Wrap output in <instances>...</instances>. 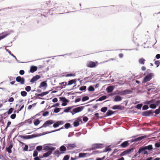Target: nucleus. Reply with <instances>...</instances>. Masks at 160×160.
Returning a JSON list of instances; mask_svg holds the SVG:
<instances>
[{
    "mask_svg": "<svg viewBox=\"0 0 160 160\" xmlns=\"http://www.w3.org/2000/svg\"><path fill=\"white\" fill-rule=\"evenodd\" d=\"M143 103L144 104H149L150 108L154 109L160 104V101L156 100L155 99H152L149 101H145Z\"/></svg>",
    "mask_w": 160,
    "mask_h": 160,
    "instance_id": "1",
    "label": "nucleus"
},
{
    "mask_svg": "<svg viewBox=\"0 0 160 160\" xmlns=\"http://www.w3.org/2000/svg\"><path fill=\"white\" fill-rule=\"evenodd\" d=\"M51 145H54V144L47 143L43 145V150L45 152L49 151L48 152H52L54 151L56 148L55 147H52Z\"/></svg>",
    "mask_w": 160,
    "mask_h": 160,
    "instance_id": "2",
    "label": "nucleus"
},
{
    "mask_svg": "<svg viewBox=\"0 0 160 160\" xmlns=\"http://www.w3.org/2000/svg\"><path fill=\"white\" fill-rule=\"evenodd\" d=\"M53 120L51 119H49L46 121L41 127L38 128H37L35 130H34V131H35L36 130L42 128H46L47 127L49 126L50 125L53 124Z\"/></svg>",
    "mask_w": 160,
    "mask_h": 160,
    "instance_id": "3",
    "label": "nucleus"
},
{
    "mask_svg": "<svg viewBox=\"0 0 160 160\" xmlns=\"http://www.w3.org/2000/svg\"><path fill=\"white\" fill-rule=\"evenodd\" d=\"M13 143H12V140H11L10 141V144L8 145V147H7L5 149V151L6 152H7L9 154L8 155V157L11 158L12 157L9 154L10 153H11L12 152V149L13 148Z\"/></svg>",
    "mask_w": 160,
    "mask_h": 160,
    "instance_id": "4",
    "label": "nucleus"
},
{
    "mask_svg": "<svg viewBox=\"0 0 160 160\" xmlns=\"http://www.w3.org/2000/svg\"><path fill=\"white\" fill-rule=\"evenodd\" d=\"M84 107V106H82L76 107V106H73L65 108L64 110H71L72 109V110H83Z\"/></svg>",
    "mask_w": 160,
    "mask_h": 160,
    "instance_id": "5",
    "label": "nucleus"
},
{
    "mask_svg": "<svg viewBox=\"0 0 160 160\" xmlns=\"http://www.w3.org/2000/svg\"><path fill=\"white\" fill-rule=\"evenodd\" d=\"M153 76L154 74L152 73H148L147 75L144 77L142 82L145 83L148 81H149L152 79Z\"/></svg>",
    "mask_w": 160,
    "mask_h": 160,
    "instance_id": "6",
    "label": "nucleus"
},
{
    "mask_svg": "<svg viewBox=\"0 0 160 160\" xmlns=\"http://www.w3.org/2000/svg\"><path fill=\"white\" fill-rule=\"evenodd\" d=\"M134 149V148H132L130 149H127L122 152H121L119 156L121 157L131 153L133 152Z\"/></svg>",
    "mask_w": 160,
    "mask_h": 160,
    "instance_id": "7",
    "label": "nucleus"
},
{
    "mask_svg": "<svg viewBox=\"0 0 160 160\" xmlns=\"http://www.w3.org/2000/svg\"><path fill=\"white\" fill-rule=\"evenodd\" d=\"M103 143H95L93 144L92 145V149L93 150L95 149L101 148L104 147Z\"/></svg>",
    "mask_w": 160,
    "mask_h": 160,
    "instance_id": "8",
    "label": "nucleus"
},
{
    "mask_svg": "<svg viewBox=\"0 0 160 160\" xmlns=\"http://www.w3.org/2000/svg\"><path fill=\"white\" fill-rule=\"evenodd\" d=\"M153 111H144L142 113V115L145 117H150L153 115Z\"/></svg>",
    "mask_w": 160,
    "mask_h": 160,
    "instance_id": "9",
    "label": "nucleus"
},
{
    "mask_svg": "<svg viewBox=\"0 0 160 160\" xmlns=\"http://www.w3.org/2000/svg\"><path fill=\"white\" fill-rule=\"evenodd\" d=\"M118 111H107L106 114L104 115L103 117H106L111 116L112 115H115L118 113Z\"/></svg>",
    "mask_w": 160,
    "mask_h": 160,
    "instance_id": "10",
    "label": "nucleus"
},
{
    "mask_svg": "<svg viewBox=\"0 0 160 160\" xmlns=\"http://www.w3.org/2000/svg\"><path fill=\"white\" fill-rule=\"evenodd\" d=\"M97 62H94L92 61H90L88 62L87 66L88 67L90 68L95 67L98 64Z\"/></svg>",
    "mask_w": 160,
    "mask_h": 160,
    "instance_id": "11",
    "label": "nucleus"
},
{
    "mask_svg": "<svg viewBox=\"0 0 160 160\" xmlns=\"http://www.w3.org/2000/svg\"><path fill=\"white\" fill-rule=\"evenodd\" d=\"M60 101L62 102V105L65 106L67 105V103L69 102V100L67 99L65 97H61L59 98Z\"/></svg>",
    "mask_w": 160,
    "mask_h": 160,
    "instance_id": "12",
    "label": "nucleus"
},
{
    "mask_svg": "<svg viewBox=\"0 0 160 160\" xmlns=\"http://www.w3.org/2000/svg\"><path fill=\"white\" fill-rule=\"evenodd\" d=\"M16 81L20 83L21 84H23L25 83V79L23 77H21L20 76L17 77L16 78Z\"/></svg>",
    "mask_w": 160,
    "mask_h": 160,
    "instance_id": "13",
    "label": "nucleus"
},
{
    "mask_svg": "<svg viewBox=\"0 0 160 160\" xmlns=\"http://www.w3.org/2000/svg\"><path fill=\"white\" fill-rule=\"evenodd\" d=\"M138 135H134L132 137V138H135V139H134L135 142L140 141L142 139H143L145 137V136H143L138 137L136 138L138 136Z\"/></svg>",
    "mask_w": 160,
    "mask_h": 160,
    "instance_id": "14",
    "label": "nucleus"
},
{
    "mask_svg": "<svg viewBox=\"0 0 160 160\" xmlns=\"http://www.w3.org/2000/svg\"><path fill=\"white\" fill-rule=\"evenodd\" d=\"M130 143H128V141H124L122 143H121L120 145L118 146L119 148H125L128 147L130 145Z\"/></svg>",
    "mask_w": 160,
    "mask_h": 160,
    "instance_id": "15",
    "label": "nucleus"
},
{
    "mask_svg": "<svg viewBox=\"0 0 160 160\" xmlns=\"http://www.w3.org/2000/svg\"><path fill=\"white\" fill-rule=\"evenodd\" d=\"M65 146L67 147L68 150L72 149L77 147V146L75 143L66 144L65 145Z\"/></svg>",
    "mask_w": 160,
    "mask_h": 160,
    "instance_id": "16",
    "label": "nucleus"
},
{
    "mask_svg": "<svg viewBox=\"0 0 160 160\" xmlns=\"http://www.w3.org/2000/svg\"><path fill=\"white\" fill-rule=\"evenodd\" d=\"M111 108L114 110L118 109L119 110H122V109H124V107L120 105H116L111 107Z\"/></svg>",
    "mask_w": 160,
    "mask_h": 160,
    "instance_id": "17",
    "label": "nucleus"
},
{
    "mask_svg": "<svg viewBox=\"0 0 160 160\" xmlns=\"http://www.w3.org/2000/svg\"><path fill=\"white\" fill-rule=\"evenodd\" d=\"M108 9L112 10V11L114 13H115L118 10V7L117 6H111L108 7Z\"/></svg>",
    "mask_w": 160,
    "mask_h": 160,
    "instance_id": "18",
    "label": "nucleus"
},
{
    "mask_svg": "<svg viewBox=\"0 0 160 160\" xmlns=\"http://www.w3.org/2000/svg\"><path fill=\"white\" fill-rule=\"evenodd\" d=\"M132 91L129 89H125L122 91L120 94L121 95H124L127 94H130L132 93Z\"/></svg>",
    "mask_w": 160,
    "mask_h": 160,
    "instance_id": "19",
    "label": "nucleus"
},
{
    "mask_svg": "<svg viewBox=\"0 0 160 160\" xmlns=\"http://www.w3.org/2000/svg\"><path fill=\"white\" fill-rule=\"evenodd\" d=\"M47 82V81H43L41 82L38 88H42L43 87L44 90L48 86Z\"/></svg>",
    "mask_w": 160,
    "mask_h": 160,
    "instance_id": "20",
    "label": "nucleus"
},
{
    "mask_svg": "<svg viewBox=\"0 0 160 160\" xmlns=\"http://www.w3.org/2000/svg\"><path fill=\"white\" fill-rule=\"evenodd\" d=\"M41 78V76L39 75H36L33 76L31 79L30 82L32 83H33L34 82L39 79Z\"/></svg>",
    "mask_w": 160,
    "mask_h": 160,
    "instance_id": "21",
    "label": "nucleus"
},
{
    "mask_svg": "<svg viewBox=\"0 0 160 160\" xmlns=\"http://www.w3.org/2000/svg\"><path fill=\"white\" fill-rule=\"evenodd\" d=\"M143 104L144 103H143V102H142V103L138 104L135 105L134 107H132L130 109H132L135 108H137L138 109H141V108L142 107Z\"/></svg>",
    "mask_w": 160,
    "mask_h": 160,
    "instance_id": "22",
    "label": "nucleus"
},
{
    "mask_svg": "<svg viewBox=\"0 0 160 160\" xmlns=\"http://www.w3.org/2000/svg\"><path fill=\"white\" fill-rule=\"evenodd\" d=\"M65 145H62L59 148V150L60 152L62 153V154L65 153L67 150V148L65 146Z\"/></svg>",
    "mask_w": 160,
    "mask_h": 160,
    "instance_id": "23",
    "label": "nucleus"
},
{
    "mask_svg": "<svg viewBox=\"0 0 160 160\" xmlns=\"http://www.w3.org/2000/svg\"><path fill=\"white\" fill-rule=\"evenodd\" d=\"M144 147L145 150H148L150 151H152V150H154L155 149V148L153 149L152 145L151 144L144 146Z\"/></svg>",
    "mask_w": 160,
    "mask_h": 160,
    "instance_id": "24",
    "label": "nucleus"
},
{
    "mask_svg": "<svg viewBox=\"0 0 160 160\" xmlns=\"http://www.w3.org/2000/svg\"><path fill=\"white\" fill-rule=\"evenodd\" d=\"M13 31L12 30H10L9 31V32L8 33H6L3 34V35H2L0 36V40H1L2 39L6 37L8 35H9L11 33L13 32Z\"/></svg>",
    "mask_w": 160,
    "mask_h": 160,
    "instance_id": "25",
    "label": "nucleus"
},
{
    "mask_svg": "<svg viewBox=\"0 0 160 160\" xmlns=\"http://www.w3.org/2000/svg\"><path fill=\"white\" fill-rule=\"evenodd\" d=\"M114 89V87L112 86H110L108 87L107 88L106 90L107 92L110 93L112 92Z\"/></svg>",
    "mask_w": 160,
    "mask_h": 160,
    "instance_id": "26",
    "label": "nucleus"
},
{
    "mask_svg": "<svg viewBox=\"0 0 160 160\" xmlns=\"http://www.w3.org/2000/svg\"><path fill=\"white\" fill-rule=\"evenodd\" d=\"M18 137L21 138L25 140L31 139L29 135H19Z\"/></svg>",
    "mask_w": 160,
    "mask_h": 160,
    "instance_id": "27",
    "label": "nucleus"
},
{
    "mask_svg": "<svg viewBox=\"0 0 160 160\" xmlns=\"http://www.w3.org/2000/svg\"><path fill=\"white\" fill-rule=\"evenodd\" d=\"M37 70V67L36 66H31L30 69V72L31 73H33Z\"/></svg>",
    "mask_w": 160,
    "mask_h": 160,
    "instance_id": "28",
    "label": "nucleus"
},
{
    "mask_svg": "<svg viewBox=\"0 0 160 160\" xmlns=\"http://www.w3.org/2000/svg\"><path fill=\"white\" fill-rule=\"evenodd\" d=\"M87 157L86 153L85 152H80L79 153L78 158H84Z\"/></svg>",
    "mask_w": 160,
    "mask_h": 160,
    "instance_id": "29",
    "label": "nucleus"
},
{
    "mask_svg": "<svg viewBox=\"0 0 160 160\" xmlns=\"http://www.w3.org/2000/svg\"><path fill=\"white\" fill-rule=\"evenodd\" d=\"M62 153L60 152L58 149L56 150L53 153V154L57 156L58 158L59 157L60 155L62 154Z\"/></svg>",
    "mask_w": 160,
    "mask_h": 160,
    "instance_id": "30",
    "label": "nucleus"
},
{
    "mask_svg": "<svg viewBox=\"0 0 160 160\" xmlns=\"http://www.w3.org/2000/svg\"><path fill=\"white\" fill-rule=\"evenodd\" d=\"M41 120H40L39 119H35L33 121V122L35 126H37L39 125L41 122Z\"/></svg>",
    "mask_w": 160,
    "mask_h": 160,
    "instance_id": "31",
    "label": "nucleus"
},
{
    "mask_svg": "<svg viewBox=\"0 0 160 160\" xmlns=\"http://www.w3.org/2000/svg\"><path fill=\"white\" fill-rule=\"evenodd\" d=\"M145 150L144 147V146L140 147L138 149L137 153H138V154H139L140 153H143V152Z\"/></svg>",
    "mask_w": 160,
    "mask_h": 160,
    "instance_id": "32",
    "label": "nucleus"
},
{
    "mask_svg": "<svg viewBox=\"0 0 160 160\" xmlns=\"http://www.w3.org/2000/svg\"><path fill=\"white\" fill-rule=\"evenodd\" d=\"M122 98L118 95H117L114 98V101L115 102H118L121 101L122 100Z\"/></svg>",
    "mask_w": 160,
    "mask_h": 160,
    "instance_id": "33",
    "label": "nucleus"
},
{
    "mask_svg": "<svg viewBox=\"0 0 160 160\" xmlns=\"http://www.w3.org/2000/svg\"><path fill=\"white\" fill-rule=\"evenodd\" d=\"M64 128L66 129H68L69 128H72V126L71 124L68 122L66 123L64 125Z\"/></svg>",
    "mask_w": 160,
    "mask_h": 160,
    "instance_id": "34",
    "label": "nucleus"
},
{
    "mask_svg": "<svg viewBox=\"0 0 160 160\" xmlns=\"http://www.w3.org/2000/svg\"><path fill=\"white\" fill-rule=\"evenodd\" d=\"M107 98V97L106 96L103 95L99 98L96 100V101H102L106 99Z\"/></svg>",
    "mask_w": 160,
    "mask_h": 160,
    "instance_id": "35",
    "label": "nucleus"
},
{
    "mask_svg": "<svg viewBox=\"0 0 160 160\" xmlns=\"http://www.w3.org/2000/svg\"><path fill=\"white\" fill-rule=\"evenodd\" d=\"M52 152L48 151L43 154L45 158H48L52 154Z\"/></svg>",
    "mask_w": 160,
    "mask_h": 160,
    "instance_id": "36",
    "label": "nucleus"
},
{
    "mask_svg": "<svg viewBox=\"0 0 160 160\" xmlns=\"http://www.w3.org/2000/svg\"><path fill=\"white\" fill-rule=\"evenodd\" d=\"M125 112H127L128 113L134 114L135 113H137L138 114H139V112L137 111H125Z\"/></svg>",
    "mask_w": 160,
    "mask_h": 160,
    "instance_id": "37",
    "label": "nucleus"
},
{
    "mask_svg": "<svg viewBox=\"0 0 160 160\" xmlns=\"http://www.w3.org/2000/svg\"><path fill=\"white\" fill-rule=\"evenodd\" d=\"M43 146H42V145H39L37 146L36 147V150H37L38 152H40L42 150H43Z\"/></svg>",
    "mask_w": 160,
    "mask_h": 160,
    "instance_id": "38",
    "label": "nucleus"
},
{
    "mask_svg": "<svg viewBox=\"0 0 160 160\" xmlns=\"http://www.w3.org/2000/svg\"><path fill=\"white\" fill-rule=\"evenodd\" d=\"M142 106V110H147L149 108V105L147 104H144Z\"/></svg>",
    "mask_w": 160,
    "mask_h": 160,
    "instance_id": "39",
    "label": "nucleus"
},
{
    "mask_svg": "<svg viewBox=\"0 0 160 160\" xmlns=\"http://www.w3.org/2000/svg\"><path fill=\"white\" fill-rule=\"evenodd\" d=\"M11 124V122L9 121H8L7 123V126L4 129L3 131L4 132H6L8 128L10 126Z\"/></svg>",
    "mask_w": 160,
    "mask_h": 160,
    "instance_id": "40",
    "label": "nucleus"
},
{
    "mask_svg": "<svg viewBox=\"0 0 160 160\" xmlns=\"http://www.w3.org/2000/svg\"><path fill=\"white\" fill-rule=\"evenodd\" d=\"M53 127L54 128H56L59 127V125L57 121L53 120Z\"/></svg>",
    "mask_w": 160,
    "mask_h": 160,
    "instance_id": "41",
    "label": "nucleus"
},
{
    "mask_svg": "<svg viewBox=\"0 0 160 160\" xmlns=\"http://www.w3.org/2000/svg\"><path fill=\"white\" fill-rule=\"evenodd\" d=\"M145 59L143 58H141L138 60L139 63L141 64H144L145 63Z\"/></svg>",
    "mask_w": 160,
    "mask_h": 160,
    "instance_id": "42",
    "label": "nucleus"
},
{
    "mask_svg": "<svg viewBox=\"0 0 160 160\" xmlns=\"http://www.w3.org/2000/svg\"><path fill=\"white\" fill-rule=\"evenodd\" d=\"M52 89L48 91H47L46 92H42L41 93V97H43L44 96L48 94L50 92V91H52Z\"/></svg>",
    "mask_w": 160,
    "mask_h": 160,
    "instance_id": "43",
    "label": "nucleus"
},
{
    "mask_svg": "<svg viewBox=\"0 0 160 160\" xmlns=\"http://www.w3.org/2000/svg\"><path fill=\"white\" fill-rule=\"evenodd\" d=\"M88 90L89 92L93 91L95 90V89L94 87L92 85L90 86L88 88Z\"/></svg>",
    "mask_w": 160,
    "mask_h": 160,
    "instance_id": "44",
    "label": "nucleus"
},
{
    "mask_svg": "<svg viewBox=\"0 0 160 160\" xmlns=\"http://www.w3.org/2000/svg\"><path fill=\"white\" fill-rule=\"evenodd\" d=\"M73 126L74 127H76L79 126L80 124V123L76 121H75L73 122Z\"/></svg>",
    "mask_w": 160,
    "mask_h": 160,
    "instance_id": "45",
    "label": "nucleus"
},
{
    "mask_svg": "<svg viewBox=\"0 0 160 160\" xmlns=\"http://www.w3.org/2000/svg\"><path fill=\"white\" fill-rule=\"evenodd\" d=\"M89 98L88 96H86L83 97L82 99V102H84L89 99Z\"/></svg>",
    "mask_w": 160,
    "mask_h": 160,
    "instance_id": "46",
    "label": "nucleus"
},
{
    "mask_svg": "<svg viewBox=\"0 0 160 160\" xmlns=\"http://www.w3.org/2000/svg\"><path fill=\"white\" fill-rule=\"evenodd\" d=\"M24 147L23 148V151H28V146L26 144L24 145Z\"/></svg>",
    "mask_w": 160,
    "mask_h": 160,
    "instance_id": "47",
    "label": "nucleus"
},
{
    "mask_svg": "<svg viewBox=\"0 0 160 160\" xmlns=\"http://www.w3.org/2000/svg\"><path fill=\"white\" fill-rule=\"evenodd\" d=\"M70 156L69 155H66L64 156L62 160H69L70 158Z\"/></svg>",
    "mask_w": 160,
    "mask_h": 160,
    "instance_id": "48",
    "label": "nucleus"
},
{
    "mask_svg": "<svg viewBox=\"0 0 160 160\" xmlns=\"http://www.w3.org/2000/svg\"><path fill=\"white\" fill-rule=\"evenodd\" d=\"M87 88V87L86 86H81L80 88L79 89L80 91H85Z\"/></svg>",
    "mask_w": 160,
    "mask_h": 160,
    "instance_id": "49",
    "label": "nucleus"
},
{
    "mask_svg": "<svg viewBox=\"0 0 160 160\" xmlns=\"http://www.w3.org/2000/svg\"><path fill=\"white\" fill-rule=\"evenodd\" d=\"M30 136V139H32L35 138L39 137L37 133V134H33L31 135H29Z\"/></svg>",
    "mask_w": 160,
    "mask_h": 160,
    "instance_id": "50",
    "label": "nucleus"
},
{
    "mask_svg": "<svg viewBox=\"0 0 160 160\" xmlns=\"http://www.w3.org/2000/svg\"><path fill=\"white\" fill-rule=\"evenodd\" d=\"M82 120L84 122H86L88 120V118L86 116L85 117L83 116H82Z\"/></svg>",
    "mask_w": 160,
    "mask_h": 160,
    "instance_id": "51",
    "label": "nucleus"
},
{
    "mask_svg": "<svg viewBox=\"0 0 160 160\" xmlns=\"http://www.w3.org/2000/svg\"><path fill=\"white\" fill-rule=\"evenodd\" d=\"M32 120L30 118L29 119L26 120H25V122H26V123H28V124H31L32 123Z\"/></svg>",
    "mask_w": 160,
    "mask_h": 160,
    "instance_id": "52",
    "label": "nucleus"
},
{
    "mask_svg": "<svg viewBox=\"0 0 160 160\" xmlns=\"http://www.w3.org/2000/svg\"><path fill=\"white\" fill-rule=\"evenodd\" d=\"M27 94V93L25 91H23L21 92V95L22 97L26 96Z\"/></svg>",
    "mask_w": 160,
    "mask_h": 160,
    "instance_id": "53",
    "label": "nucleus"
},
{
    "mask_svg": "<svg viewBox=\"0 0 160 160\" xmlns=\"http://www.w3.org/2000/svg\"><path fill=\"white\" fill-rule=\"evenodd\" d=\"M46 111L42 112V116L44 117H46L47 116L49 113V112L48 111Z\"/></svg>",
    "mask_w": 160,
    "mask_h": 160,
    "instance_id": "54",
    "label": "nucleus"
},
{
    "mask_svg": "<svg viewBox=\"0 0 160 160\" xmlns=\"http://www.w3.org/2000/svg\"><path fill=\"white\" fill-rule=\"evenodd\" d=\"M32 144L33 145L31 146L29 145V149L28 150L29 151H31L34 150L35 148V145H34V144Z\"/></svg>",
    "mask_w": 160,
    "mask_h": 160,
    "instance_id": "55",
    "label": "nucleus"
},
{
    "mask_svg": "<svg viewBox=\"0 0 160 160\" xmlns=\"http://www.w3.org/2000/svg\"><path fill=\"white\" fill-rule=\"evenodd\" d=\"M153 115L152 116H156V115L160 113V111H153Z\"/></svg>",
    "mask_w": 160,
    "mask_h": 160,
    "instance_id": "56",
    "label": "nucleus"
},
{
    "mask_svg": "<svg viewBox=\"0 0 160 160\" xmlns=\"http://www.w3.org/2000/svg\"><path fill=\"white\" fill-rule=\"evenodd\" d=\"M154 146L156 148H159L160 147V143L158 142H156L154 144Z\"/></svg>",
    "mask_w": 160,
    "mask_h": 160,
    "instance_id": "57",
    "label": "nucleus"
},
{
    "mask_svg": "<svg viewBox=\"0 0 160 160\" xmlns=\"http://www.w3.org/2000/svg\"><path fill=\"white\" fill-rule=\"evenodd\" d=\"M81 111H70L69 112H71L72 115H74L75 113L80 112Z\"/></svg>",
    "mask_w": 160,
    "mask_h": 160,
    "instance_id": "58",
    "label": "nucleus"
},
{
    "mask_svg": "<svg viewBox=\"0 0 160 160\" xmlns=\"http://www.w3.org/2000/svg\"><path fill=\"white\" fill-rule=\"evenodd\" d=\"M38 152L36 150H34L32 156L34 157H36L38 156Z\"/></svg>",
    "mask_w": 160,
    "mask_h": 160,
    "instance_id": "59",
    "label": "nucleus"
},
{
    "mask_svg": "<svg viewBox=\"0 0 160 160\" xmlns=\"http://www.w3.org/2000/svg\"><path fill=\"white\" fill-rule=\"evenodd\" d=\"M69 55H72V58H76L77 56L76 55L75 52H72L71 53H69Z\"/></svg>",
    "mask_w": 160,
    "mask_h": 160,
    "instance_id": "60",
    "label": "nucleus"
},
{
    "mask_svg": "<svg viewBox=\"0 0 160 160\" xmlns=\"http://www.w3.org/2000/svg\"><path fill=\"white\" fill-rule=\"evenodd\" d=\"M25 90L28 92H29L31 90V87L29 86H27L25 88Z\"/></svg>",
    "mask_w": 160,
    "mask_h": 160,
    "instance_id": "61",
    "label": "nucleus"
},
{
    "mask_svg": "<svg viewBox=\"0 0 160 160\" xmlns=\"http://www.w3.org/2000/svg\"><path fill=\"white\" fill-rule=\"evenodd\" d=\"M51 1H49L47 2L45 4V6H48L49 7H51Z\"/></svg>",
    "mask_w": 160,
    "mask_h": 160,
    "instance_id": "62",
    "label": "nucleus"
},
{
    "mask_svg": "<svg viewBox=\"0 0 160 160\" xmlns=\"http://www.w3.org/2000/svg\"><path fill=\"white\" fill-rule=\"evenodd\" d=\"M57 121L58 122L59 126L60 125H63L65 122L64 121L62 120H58Z\"/></svg>",
    "mask_w": 160,
    "mask_h": 160,
    "instance_id": "63",
    "label": "nucleus"
},
{
    "mask_svg": "<svg viewBox=\"0 0 160 160\" xmlns=\"http://www.w3.org/2000/svg\"><path fill=\"white\" fill-rule=\"evenodd\" d=\"M59 84L63 86H64V87H63V88H65V86L67 85V83L66 82H63L61 83H59Z\"/></svg>",
    "mask_w": 160,
    "mask_h": 160,
    "instance_id": "64",
    "label": "nucleus"
}]
</instances>
